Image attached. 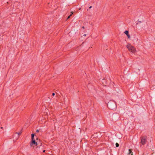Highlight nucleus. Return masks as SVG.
Returning <instances> with one entry per match:
<instances>
[{
	"label": "nucleus",
	"mask_w": 155,
	"mask_h": 155,
	"mask_svg": "<svg viewBox=\"0 0 155 155\" xmlns=\"http://www.w3.org/2000/svg\"><path fill=\"white\" fill-rule=\"evenodd\" d=\"M22 133L21 130L19 132H16L13 136V138H15V139L17 140L19 137V136Z\"/></svg>",
	"instance_id": "obj_4"
},
{
	"label": "nucleus",
	"mask_w": 155,
	"mask_h": 155,
	"mask_svg": "<svg viewBox=\"0 0 155 155\" xmlns=\"http://www.w3.org/2000/svg\"><path fill=\"white\" fill-rule=\"evenodd\" d=\"M115 145L116 147H118L119 146V144L117 143H116Z\"/></svg>",
	"instance_id": "obj_8"
},
{
	"label": "nucleus",
	"mask_w": 155,
	"mask_h": 155,
	"mask_svg": "<svg viewBox=\"0 0 155 155\" xmlns=\"http://www.w3.org/2000/svg\"><path fill=\"white\" fill-rule=\"evenodd\" d=\"M124 33L125 34L127 35L129 34V32L127 30L125 31H124Z\"/></svg>",
	"instance_id": "obj_7"
},
{
	"label": "nucleus",
	"mask_w": 155,
	"mask_h": 155,
	"mask_svg": "<svg viewBox=\"0 0 155 155\" xmlns=\"http://www.w3.org/2000/svg\"><path fill=\"white\" fill-rule=\"evenodd\" d=\"M126 47L130 52L133 54L135 53L136 51V49L134 47L132 46L130 44H128L126 45Z\"/></svg>",
	"instance_id": "obj_1"
},
{
	"label": "nucleus",
	"mask_w": 155,
	"mask_h": 155,
	"mask_svg": "<svg viewBox=\"0 0 155 155\" xmlns=\"http://www.w3.org/2000/svg\"><path fill=\"white\" fill-rule=\"evenodd\" d=\"M82 28H83V29H84V27L83 26V27H82Z\"/></svg>",
	"instance_id": "obj_19"
},
{
	"label": "nucleus",
	"mask_w": 155,
	"mask_h": 155,
	"mask_svg": "<svg viewBox=\"0 0 155 155\" xmlns=\"http://www.w3.org/2000/svg\"><path fill=\"white\" fill-rule=\"evenodd\" d=\"M55 95V93H53L52 94V95L53 96H54Z\"/></svg>",
	"instance_id": "obj_12"
},
{
	"label": "nucleus",
	"mask_w": 155,
	"mask_h": 155,
	"mask_svg": "<svg viewBox=\"0 0 155 155\" xmlns=\"http://www.w3.org/2000/svg\"><path fill=\"white\" fill-rule=\"evenodd\" d=\"M31 137L33 138V137H34V134H31Z\"/></svg>",
	"instance_id": "obj_9"
},
{
	"label": "nucleus",
	"mask_w": 155,
	"mask_h": 155,
	"mask_svg": "<svg viewBox=\"0 0 155 155\" xmlns=\"http://www.w3.org/2000/svg\"><path fill=\"white\" fill-rule=\"evenodd\" d=\"M71 15H70L67 18V20L69 18H70V17H71Z\"/></svg>",
	"instance_id": "obj_10"
},
{
	"label": "nucleus",
	"mask_w": 155,
	"mask_h": 155,
	"mask_svg": "<svg viewBox=\"0 0 155 155\" xmlns=\"http://www.w3.org/2000/svg\"><path fill=\"white\" fill-rule=\"evenodd\" d=\"M73 12H71V14L70 15H71V16L73 14Z\"/></svg>",
	"instance_id": "obj_13"
},
{
	"label": "nucleus",
	"mask_w": 155,
	"mask_h": 155,
	"mask_svg": "<svg viewBox=\"0 0 155 155\" xmlns=\"http://www.w3.org/2000/svg\"><path fill=\"white\" fill-rule=\"evenodd\" d=\"M36 132L38 133L39 132V130H37L36 131Z\"/></svg>",
	"instance_id": "obj_14"
},
{
	"label": "nucleus",
	"mask_w": 155,
	"mask_h": 155,
	"mask_svg": "<svg viewBox=\"0 0 155 155\" xmlns=\"http://www.w3.org/2000/svg\"><path fill=\"white\" fill-rule=\"evenodd\" d=\"M138 24V23H137L136 24V25H137Z\"/></svg>",
	"instance_id": "obj_21"
},
{
	"label": "nucleus",
	"mask_w": 155,
	"mask_h": 155,
	"mask_svg": "<svg viewBox=\"0 0 155 155\" xmlns=\"http://www.w3.org/2000/svg\"><path fill=\"white\" fill-rule=\"evenodd\" d=\"M107 106L109 109L112 110L115 109L116 108V104L111 101H110L108 102Z\"/></svg>",
	"instance_id": "obj_2"
},
{
	"label": "nucleus",
	"mask_w": 155,
	"mask_h": 155,
	"mask_svg": "<svg viewBox=\"0 0 155 155\" xmlns=\"http://www.w3.org/2000/svg\"><path fill=\"white\" fill-rule=\"evenodd\" d=\"M36 144V145L38 144L37 143V142H35V140L34 139V137H33V138L31 137V141L30 143V146H32L33 144Z\"/></svg>",
	"instance_id": "obj_5"
},
{
	"label": "nucleus",
	"mask_w": 155,
	"mask_h": 155,
	"mask_svg": "<svg viewBox=\"0 0 155 155\" xmlns=\"http://www.w3.org/2000/svg\"><path fill=\"white\" fill-rule=\"evenodd\" d=\"M45 150H44L43 152H45Z\"/></svg>",
	"instance_id": "obj_17"
},
{
	"label": "nucleus",
	"mask_w": 155,
	"mask_h": 155,
	"mask_svg": "<svg viewBox=\"0 0 155 155\" xmlns=\"http://www.w3.org/2000/svg\"><path fill=\"white\" fill-rule=\"evenodd\" d=\"M92 8V6H90V7H89V8Z\"/></svg>",
	"instance_id": "obj_16"
},
{
	"label": "nucleus",
	"mask_w": 155,
	"mask_h": 155,
	"mask_svg": "<svg viewBox=\"0 0 155 155\" xmlns=\"http://www.w3.org/2000/svg\"><path fill=\"white\" fill-rule=\"evenodd\" d=\"M127 36L128 37V38H130V35L129 34H128V35H127Z\"/></svg>",
	"instance_id": "obj_11"
},
{
	"label": "nucleus",
	"mask_w": 155,
	"mask_h": 155,
	"mask_svg": "<svg viewBox=\"0 0 155 155\" xmlns=\"http://www.w3.org/2000/svg\"><path fill=\"white\" fill-rule=\"evenodd\" d=\"M141 142L142 145L145 144L147 142V137L146 136H143L140 137Z\"/></svg>",
	"instance_id": "obj_3"
},
{
	"label": "nucleus",
	"mask_w": 155,
	"mask_h": 155,
	"mask_svg": "<svg viewBox=\"0 0 155 155\" xmlns=\"http://www.w3.org/2000/svg\"><path fill=\"white\" fill-rule=\"evenodd\" d=\"M138 22H139V23H141V21H139V20H138Z\"/></svg>",
	"instance_id": "obj_15"
},
{
	"label": "nucleus",
	"mask_w": 155,
	"mask_h": 155,
	"mask_svg": "<svg viewBox=\"0 0 155 155\" xmlns=\"http://www.w3.org/2000/svg\"><path fill=\"white\" fill-rule=\"evenodd\" d=\"M83 35L85 36H86V34H84Z\"/></svg>",
	"instance_id": "obj_18"
},
{
	"label": "nucleus",
	"mask_w": 155,
	"mask_h": 155,
	"mask_svg": "<svg viewBox=\"0 0 155 155\" xmlns=\"http://www.w3.org/2000/svg\"><path fill=\"white\" fill-rule=\"evenodd\" d=\"M1 129H2V128H3V127H1Z\"/></svg>",
	"instance_id": "obj_20"
},
{
	"label": "nucleus",
	"mask_w": 155,
	"mask_h": 155,
	"mask_svg": "<svg viewBox=\"0 0 155 155\" xmlns=\"http://www.w3.org/2000/svg\"><path fill=\"white\" fill-rule=\"evenodd\" d=\"M129 152L128 153V154H130L131 153V155H133V153H132V151L131 149H129Z\"/></svg>",
	"instance_id": "obj_6"
}]
</instances>
